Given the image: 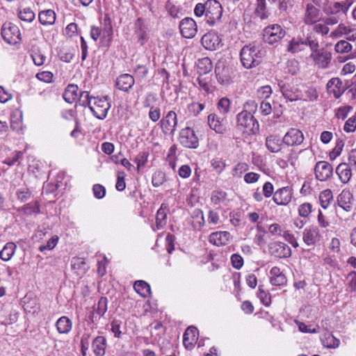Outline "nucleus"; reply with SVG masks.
Listing matches in <instances>:
<instances>
[{"instance_id": "nucleus-1", "label": "nucleus", "mask_w": 356, "mask_h": 356, "mask_svg": "<svg viewBox=\"0 0 356 356\" xmlns=\"http://www.w3.org/2000/svg\"><path fill=\"white\" fill-rule=\"evenodd\" d=\"M80 104L82 106H88L93 115L99 120H104L111 107L108 97L90 96L87 91H83L80 94Z\"/></svg>"}, {"instance_id": "nucleus-2", "label": "nucleus", "mask_w": 356, "mask_h": 356, "mask_svg": "<svg viewBox=\"0 0 356 356\" xmlns=\"http://www.w3.org/2000/svg\"><path fill=\"white\" fill-rule=\"evenodd\" d=\"M265 54L266 51L261 44L252 43L245 45L240 52L241 63L247 69L254 67L261 63Z\"/></svg>"}, {"instance_id": "nucleus-3", "label": "nucleus", "mask_w": 356, "mask_h": 356, "mask_svg": "<svg viewBox=\"0 0 356 356\" xmlns=\"http://www.w3.org/2000/svg\"><path fill=\"white\" fill-rule=\"evenodd\" d=\"M236 126L248 135L255 134L259 129L257 120L247 111H243L236 115Z\"/></svg>"}, {"instance_id": "nucleus-4", "label": "nucleus", "mask_w": 356, "mask_h": 356, "mask_svg": "<svg viewBox=\"0 0 356 356\" xmlns=\"http://www.w3.org/2000/svg\"><path fill=\"white\" fill-rule=\"evenodd\" d=\"M222 15L221 4L216 0H208L206 1V19L211 25L218 22Z\"/></svg>"}, {"instance_id": "nucleus-5", "label": "nucleus", "mask_w": 356, "mask_h": 356, "mask_svg": "<svg viewBox=\"0 0 356 356\" xmlns=\"http://www.w3.org/2000/svg\"><path fill=\"white\" fill-rule=\"evenodd\" d=\"M1 35L3 40L10 44H15L21 41L19 28L11 23L3 24L1 29Z\"/></svg>"}, {"instance_id": "nucleus-6", "label": "nucleus", "mask_w": 356, "mask_h": 356, "mask_svg": "<svg viewBox=\"0 0 356 356\" xmlns=\"http://www.w3.org/2000/svg\"><path fill=\"white\" fill-rule=\"evenodd\" d=\"M179 141L186 148L195 149L199 145V140L193 129L191 127L182 129L179 132Z\"/></svg>"}, {"instance_id": "nucleus-7", "label": "nucleus", "mask_w": 356, "mask_h": 356, "mask_svg": "<svg viewBox=\"0 0 356 356\" xmlns=\"http://www.w3.org/2000/svg\"><path fill=\"white\" fill-rule=\"evenodd\" d=\"M284 35L285 31L278 24L268 26L264 29V39L270 44L279 42Z\"/></svg>"}, {"instance_id": "nucleus-8", "label": "nucleus", "mask_w": 356, "mask_h": 356, "mask_svg": "<svg viewBox=\"0 0 356 356\" xmlns=\"http://www.w3.org/2000/svg\"><path fill=\"white\" fill-rule=\"evenodd\" d=\"M179 29L184 38H193L197 33V26L193 18L185 17L179 23Z\"/></svg>"}, {"instance_id": "nucleus-9", "label": "nucleus", "mask_w": 356, "mask_h": 356, "mask_svg": "<svg viewBox=\"0 0 356 356\" xmlns=\"http://www.w3.org/2000/svg\"><path fill=\"white\" fill-rule=\"evenodd\" d=\"M292 197V188L290 186H284L275 191L273 200L277 205L286 206L291 202Z\"/></svg>"}, {"instance_id": "nucleus-10", "label": "nucleus", "mask_w": 356, "mask_h": 356, "mask_svg": "<svg viewBox=\"0 0 356 356\" xmlns=\"http://www.w3.org/2000/svg\"><path fill=\"white\" fill-rule=\"evenodd\" d=\"M302 132L296 128H291L284 136L282 142L289 147L298 146L304 141Z\"/></svg>"}, {"instance_id": "nucleus-11", "label": "nucleus", "mask_w": 356, "mask_h": 356, "mask_svg": "<svg viewBox=\"0 0 356 356\" xmlns=\"http://www.w3.org/2000/svg\"><path fill=\"white\" fill-rule=\"evenodd\" d=\"M164 134H174L177 125V116L175 111H169L160 122Z\"/></svg>"}, {"instance_id": "nucleus-12", "label": "nucleus", "mask_w": 356, "mask_h": 356, "mask_svg": "<svg viewBox=\"0 0 356 356\" xmlns=\"http://www.w3.org/2000/svg\"><path fill=\"white\" fill-rule=\"evenodd\" d=\"M314 172L318 180L325 181L332 177L333 168L328 162L321 161L316 163Z\"/></svg>"}, {"instance_id": "nucleus-13", "label": "nucleus", "mask_w": 356, "mask_h": 356, "mask_svg": "<svg viewBox=\"0 0 356 356\" xmlns=\"http://www.w3.org/2000/svg\"><path fill=\"white\" fill-rule=\"evenodd\" d=\"M310 58L313 59L314 63L321 68H326L332 59V54L330 51L323 49L320 51L312 52Z\"/></svg>"}, {"instance_id": "nucleus-14", "label": "nucleus", "mask_w": 356, "mask_h": 356, "mask_svg": "<svg viewBox=\"0 0 356 356\" xmlns=\"http://www.w3.org/2000/svg\"><path fill=\"white\" fill-rule=\"evenodd\" d=\"M270 253L277 258H286L291 256V248L282 242H274L269 245Z\"/></svg>"}, {"instance_id": "nucleus-15", "label": "nucleus", "mask_w": 356, "mask_h": 356, "mask_svg": "<svg viewBox=\"0 0 356 356\" xmlns=\"http://www.w3.org/2000/svg\"><path fill=\"white\" fill-rule=\"evenodd\" d=\"M219 36L214 32L205 33L201 39L202 46L208 50H216L220 45Z\"/></svg>"}, {"instance_id": "nucleus-16", "label": "nucleus", "mask_w": 356, "mask_h": 356, "mask_svg": "<svg viewBox=\"0 0 356 356\" xmlns=\"http://www.w3.org/2000/svg\"><path fill=\"white\" fill-rule=\"evenodd\" d=\"M208 124L210 128L216 133L224 134L227 130L225 118H221L216 113H211L208 115Z\"/></svg>"}, {"instance_id": "nucleus-17", "label": "nucleus", "mask_w": 356, "mask_h": 356, "mask_svg": "<svg viewBox=\"0 0 356 356\" xmlns=\"http://www.w3.org/2000/svg\"><path fill=\"white\" fill-rule=\"evenodd\" d=\"M338 204L345 211H349L352 209L354 204L353 194L350 191L343 190L338 196Z\"/></svg>"}, {"instance_id": "nucleus-18", "label": "nucleus", "mask_w": 356, "mask_h": 356, "mask_svg": "<svg viewBox=\"0 0 356 356\" xmlns=\"http://www.w3.org/2000/svg\"><path fill=\"white\" fill-rule=\"evenodd\" d=\"M327 92L338 99L344 92L342 81L339 78H332L327 83Z\"/></svg>"}, {"instance_id": "nucleus-19", "label": "nucleus", "mask_w": 356, "mask_h": 356, "mask_svg": "<svg viewBox=\"0 0 356 356\" xmlns=\"http://www.w3.org/2000/svg\"><path fill=\"white\" fill-rule=\"evenodd\" d=\"M197 329L194 326H190L186 330L183 337V343L186 348L191 349L193 347L197 339Z\"/></svg>"}, {"instance_id": "nucleus-20", "label": "nucleus", "mask_w": 356, "mask_h": 356, "mask_svg": "<svg viewBox=\"0 0 356 356\" xmlns=\"http://www.w3.org/2000/svg\"><path fill=\"white\" fill-rule=\"evenodd\" d=\"M230 238V234L228 232H216L209 235V241L211 243L222 246L226 245Z\"/></svg>"}, {"instance_id": "nucleus-21", "label": "nucleus", "mask_w": 356, "mask_h": 356, "mask_svg": "<svg viewBox=\"0 0 356 356\" xmlns=\"http://www.w3.org/2000/svg\"><path fill=\"white\" fill-rule=\"evenodd\" d=\"M319 231L317 227H310L306 228L303 232V241L308 245H314L319 239Z\"/></svg>"}, {"instance_id": "nucleus-22", "label": "nucleus", "mask_w": 356, "mask_h": 356, "mask_svg": "<svg viewBox=\"0 0 356 356\" xmlns=\"http://www.w3.org/2000/svg\"><path fill=\"white\" fill-rule=\"evenodd\" d=\"M134 82V78L131 75L124 74L117 79L116 86L118 89L127 92L133 87Z\"/></svg>"}, {"instance_id": "nucleus-23", "label": "nucleus", "mask_w": 356, "mask_h": 356, "mask_svg": "<svg viewBox=\"0 0 356 356\" xmlns=\"http://www.w3.org/2000/svg\"><path fill=\"white\" fill-rule=\"evenodd\" d=\"M318 14L319 10L313 4L308 3L305 13L304 22L309 25L315 24Z\"/></svg>"}, {"instance_id": "nucleus-24", "label": "nucleus", "mask_w": 356, "mask_h": 356, "mask_svg": "<svg viewBox=\"0 0 356 356\" xmlns=\"http://www.w3.org/2000/svg\"><path fill=\"white\" fill-rule=\"evenodd\" d=\"M336 172L339 179L344 184L348 183L352 177L350 165L346 163L339 164L336 168Z\"/></svg>"}, {"instance_id": "nucleus-25", "label": "nucleus", "mask_w": 356, "mask_h": 356, "mask_svg": "<svg viewBox=\"0 0 356 356\" xmlns=\"http://www.w3.org/2000/svg\"><path fill=\"white\" fill-rule=\"evenodd\" d=\"M270 282L273 285L282 286L286 283L285 275L280 271L278 267H273L270 271Z\"/></svg>"}, {"instance_id": "nucleus-26", "label": "nucleus", "mask_w": 356, "mask_h": 356, "mask_svg": "<svg viewBox=\"0 0 356 356\" xmlns=\"http://www.w3.org/2000/svg\"><path fill=\"white\" fill-rule=\"evenodd\" d=\"M92 349L96 356H104L106 353V339L103 336H98L92 341Z\"/></svg>"}, {"instance_id": "nucleus-27", "label": "nucleus", "mask_w": 356, "mask_h": 356, "mask_svg": "<svg viewBox=\"0 0 356 356\" xmlns=\"http://www.w3.org/2000/svg\"><path fill=\"white\" fill-rule=\"evenodd\" d=\"M38 18L42 25H52L56 21V13L51 9L42 10L39 13Z\"/></svg>"}, {"instance_id": "nucleus-28", "label": "nucleus", "mask_w": 356, "mask_h": 356, "mask_svg": "<svg viewBox=\"0 0 356 356\" xmlns=\"http://www.w3.org/2000/svg\"><path fill=\"white\" fill-rule=\"evenodd\" d=\"M56 326L59 333L67 334L72 329V323L68 317L64 316L58 318Z\"/></svg>"}, {"instance_id": "nucleus-29", "label": "nucleus", "mask_w": 356, "mask_h": 356, "mask_svg": "<svg viewBox=\"0 0 356 356\" xmlns=\"http://www.w3.org/2000/svg\"><path fill=\"white\" fill-rule=\"evenodd\" d=\"M136 26V34L138 38V42L140 45H144L149 39L147 29L142 24L140 19H138Z\"/></svg>"}, {"instance_id": "nucleus-30", "label": "nucleus", "mask_w": 356, "mask_h": 356, "mask_svg": "<svg viewBox=\"0 0 356 356\" xmlns=\"http://www.w3.org/2000/svg\"><path fill=\"white\" fill-rule=\"evenodd\" d=\"M78 97V86L74 84H70L66 88L63 98L67 103L72 104Z\"/></svg>"}, {"instance_id": "nucleus-31", "label": "nucleus", "mask_w": 356, "mask_h": 356, "mask_svg": "<svg viewBox=\"0 0 356 356\" xmlns=\"http://www.w3.org/2000/svg\"><path fill=\"white\" fill-rule=\"evenodd\" d=\"M226 197L227 194L225 192L222 191H213L211 197V203L218 209L221 205L225 204Z\"/></svg>"}, {"instance_id": "nucleus-32", "label": "nucleus", "mask_w": 356, "mask_h": 356, "mask_svg": "<svg viewBox=\"0 0 356 356\" xmlns=\"http://www.w3.org/2000/svg\"><path fill=\"white\" fill-rule=\"evenodd\" d=\"M166 209L167 207L163 204H161L160 209L157 211L156 216V227L157 229L163 228L166 224Z\"/></svg>"}, {"instance_id": "nucleus-33", "label": "nucleus", "mask_w": 356, "mask_h": 356, "mask_svg": "<svg viewBox=\"0 0 356 356\" xmlns=\"http://www.w3.org/2000/svg\"><path fill=\"white\" fill-rule=\"evenodd\" d=\"M135 291L142 297L146 298L150 295V286L143 280H138L134 285Z\"/></svg>"}, {"instance_id": "nucleus-34", "label": "nucleus", "mask_w": 356, "mask_h": 356, "mask_svg": "<svg viewBox=\"0 0 356 356\" xmlns=\"http://www.w3.org/2000/svg\"><path fill=\"white\" fill-rule=\"evenodd\" d=\"M16 245L14 243H8L0 251V258L3 261H9L15 253Z\"/></svg>"}, {"instance_id": "nucleus-35", "label": "nucleus", "mask_w": 356, "mask_h": 356, "mask_svg": "<svg viewBox=\"0 0 356 356\" xmlns=\"http://www.w3.org/2000/svg\"><path fill=\"white\" fill-rule=\"evenodd\" d=\"M321 341L325 347L329 348H336L340 344L339 339L330 333L325 334L322 338Z\"/></svg>"}, {"instance_id": "nucleus-36", "label": "nucleus", "mask_w": 356, "mask_h": 356, "mask_svg": "<svg viewBox=\"0 0 356 356\" xmlns=\"http://www.w3.org/2000/svg\"><path fill=\"white\" fill-rule=\"evenodd\" d=\"M266 145L268 149L272 152H279L280 148V140L277 136H270L266 138Z\"/></svg>"}, {"instance_id": "nucleus-37", "label": "nucleus", "mask_w": 356, "mask_h": 356, "mask_svg": "<svg viewBox=\"0 0 356 356\" xmlns=\"http://www.w3.org/2000/svg\"><path fill=\"white\" fill-rule=\"evenodd\" d=\"M191 217L193 219V224L195 228H201L204 225V215L201 209H194L191 214Z\"/></svg>"}, {"instance_id": "nucleus-38", "label": "nucleus", "mask_w": 356, "mask_h": 356, "mask_svg": "<svg viewBox=\"0 0 356 356\" xmlns=\"http://www.w3.org/2000/svg\"><path fill=\"white\" fill-rule=\"evenodd\" d=\"M197 67L200 74H206L210 72L212 68L211 61L209 58H203L198 60Z\"/></svg>"}, {"instance_id": "nucleus-39", "label": "nucleus", "mask_w": 356, "mask_h": 356, "mask_svg": "<svg viewBox=\"0 0 356 356\" xmlns=\"http://www.w3.org/2000/svg\"><path fill=\"white\" fill-rule=\"evenodd\" d=\"M333 199L332 192L330 189L322 191L319 195V201L321 207L326 209Z\"/></svg>"}, {"instance_id": "nucleus-40", "label": "nucleus", "mask_w": 356, "mask_h": 356, "mask_svg": "<svg viewBox=\"0 0 356 356\" xmlns=\"http://www.w3.org/2000/svg\"><path fill=\"white\" fill-rule=\"evenodd\" d=\"M283 96L291 102L296 101L300 99V97L296 91H293L288 85H283L280 87Z\"/></svg>"}, {"instance_id": "nucleus-41", "label": "nucleus", "mask_w": 356, "mask_h": 356, "mask_svg": "<svg viewBox=\"0 0 356 356\" xmlns=\"http://www.w3.org/2000/svg\"><path fill=\"white\" fill-rule=\"evenodd\" d=\"M305 42L301 39H293L288 45V51L294 54L299 52L303 49Z\"/></svg>"}, {"instance_id": "nucleus-42", "label": "nucleus", "mask_w": 356, "mask_h": 356, "mask_svg": "<svg viewBox=\"0 0 356 356\" xmlns=\"http://www.w3.org/2000/svg\"><path fill=\"white\" fill-rule=\"evenodd\" d=\"M22 114L19 113L18 115L14 114L11 116L10 120V127L11 129L17 132L20 131L22 129Z\"/></svg>"}, {"instance_id": "nucleus-43", "label": "nucleus", "mask_w": 356, "mask_h": 356, "mask_svg": "<svg viewBox=\"0 0 356 356\" xmlns=\"http://www.w3.org/2000/svg\"><path fill=\"white\" fill-rule=\"evenodd\" d=\"M19 17L22 21L31 22L35 19L34 12L29 8H25L19 12Z\"/></svg>"}, {"instance_id": "nucleus-44", "label": "nucleus", "mask_w": 356, "mask_h": 356, "mask_svg": "<svg viewBox=\"0 0 356 356\" xmlns=\"http://www.w3.org/2000/svg\"><path fill=\"white\" fill-rule=\"evenodd\" d=\"M24 308L28 313H36L40 309L39 303L35 299H29L24 302Z\"/></svg>"}, {"instance_id": "nucleus-45", "label": "nucleus", "mask_w": 356, "mask_h": 356, "mask_svg": "<svg viewBox=\"0 0 356 356\" xmlns=\"http://www.w3.org/2000/svg\"><path fill=\"white\" fill-rule=\"evenodd\" d=\"M334 49L337 53H348L352 49V45L346 40H341L335 44Z\"/></svg>"}, {"instance_id": "nucleus-46", "label": "nucleus", "mask_w": 356, "mask_h": 356, "mask_svg": "<svg viewBox=\"0 0 356 356\" xmlns=\"http://www.w3.org/2000/svg\"><path fill=\"white\" fill-rule=\"evenodd\" d=\"M258 298L261 300V302L265 305V306H269L271 303V296L270 294L265 291L262 287V286H259V291H258Z\"/></svg>"}, {"instance_id": "nucleus-47", "label": "nucleus", "mask_w": 356, "mask_h": 356, "mask_svg": "<svg viewBox=\"0 0 356 356\" xmlns=\"http://www.w3.org/2000/svg\"><path fill=\"white\" fill-rule=\"evenodd\" d=\"M269 2H271L272 0H267ZM266 0H257V8L256 13L261 18L264 19L267 17L266 13Z\"/></svg>"}, {"instance_id": "nucleus-48", "label": "nucleus", "mask_w": 356, "mask_h": 356, "mask_svg": "<svg viewBox=\"0 0 356 356\" xmlns=\"http://www.w3.org/2000/svg\"><path fill=\"white\" fill-rule=\"evenodd\" d=\"M24 212L27 215L38 213L40 212L39 204L37 202L25 204L22 208Z\"/></svg>"}, {"instance_id": "nucleus-49", "label": "nucleus", "mask_w": 356, "mask_h": 356, "mask_svg": "<svg viewBox=\"0 0 356 356\" xmlns=\"http://www.w3.org/2000/svg\"><path fill=\"white\" fill-rule=\"evenodd\" d=\"M217 106L222 114H227L229 111L230 101L227 97H222L219 100Z\"/></svg>"}, {"instance_id": "nucleus-50", "label": "nucleus", "mask_w": 356, "mask_h": 356, "mask_svg": "<svg viewBox=\"0 0 356 356\" xmlns=\"http://www.w3.org/2000/svg\"><path fill=\"white\" fill-rule=\"evenodd\" d=\"M343 146L344 143L342 140H338L337 141L335 147L330 153V158L331 160L335 159L337 156H339L341 154Z\"/></svg>"}, {"instance_id": "nucleus-51", "label": "nucleus", "mask_w": 356, "mask_h": 356, "mask_svg": "<svg viewBox=\"0 0 356 356\" xmlns=\"http://www.w3.org/2000/svg\"><path fill=\"white\" fill-rule=\"evenodd\" d=\"M107 298L105 297H101L98 301L97 307L96 309V312L99 316H103L106 312L107 311Z\"/></svg>"}, {"instance_id": "nucleus-52", "label": "nucleus", "mask_w": 356, "mask_h": 356, "mask_svg": "<svg viewBox=\"0 0 356 356\" xmlns=\"http://www.w3.org/2000/svg\"><path fill=\"white\" fill-rule=\"evenodd\" d=\"M148 155V152H142L136 156L135 161L137 163L138 170H139L141 167L144 166L146 164V163L147 162Z\"/></svg>"}, {"instance_id": "nucleus-53", "label": "nucleus", "mask_w": 356, "mask_h": 356, "mask_svg": "<svg viewBox=\"0 0 356 356\" xmlns=\"http://www.w3.org/2000/svg\"><path fill=\"white\" fill-rule=\"evenodd\" d=\"M58 241V236H54L47 241L46 245H40L39 248V250L40 252H43L46 250H51L56 247Z\"/></svg>"}, {"instance_id": "nucleus-54", "label": "nucleus", "mask_w": 356, "mask_h": 356, "mask_svg": "<svg viewBox=\"0 0 356 356\" xmlns=\"http://www.w3.org/2000/svg\"><path fill=\"white\" fill-rule=\"evenodd\" d=\"M312 212V204L309 203H303L298 207V213L301 217L307 218Z\"/></svg>"}, {"instance_id": "nucleus-55", "label": "nucleus", "mask_w": 356, "mask_h": 356, "mask_svg": "<svg viewBox=\"0 0 356 356\" xmlns=\"http://www.w3.org/2000/svg\"><path fill=\"white\" fill-rule=\"evenodd\" d=\"M204 108V104L199 102H193L188 106V111L193 115H197Z\"/></svg>"}, {"instance_id": "nucleus-56", "label": "nucleus", "mask_w": 356, "mask_h": 356, "mask_svg": "<svg viewBox=\"0 0 356 356\" xmlns=\"http://www.w3.org/2000/svg\"><path fill=\"white\" fill-rule=\"evenodd\" d=\"M348 286L350 289V291L355 292L356 291V272L351 271L348 274Z\"/></svg>"}, {"instance_id": "nucleus-57", "label": "nucleus", "mask_w": 356, "mask_h": 356, "mask_svg": "<svg viewBox=\"0 0 356 356\" xmlns=\"http://www.w3.org/2000/svg\"><path fill=\"white\" fill-rule=\"evenodd\" d=\"M248 170V165L245 163H238L233 170V175L240 177L242 174Z\"/></svg>"}, {"instance_id": "nucleus-58", "label": "nucleus", "mask_w": 356, "mask_h": 356, "mask_svg": "<svg viewBox=\"0 0 356 356\" xmlns=\"http://www.w3.org/2000/svg\"><path fill=\"white\" fill-rule=\"evenodd\" d=\"M31 57L33 58V60L35 63V65L38 66L42 65L44 63V61L46 60V56L42 54L40 51H34Z\"/></svg>"}, {"instance_id": "nucleus-59", "label": "nucleus", "mask_w": 356, "mask_h": 356, "mask_svg": "<svg viewBox=\"0 0 356 356\" xmlns=\"http://www.w3.org/2000/svg\"><path fill=\"white\" fill-rule=\"evenodd\" d=\"M94 195L97 199L103 198L106 195V189L101 184H95L92 187Z\"/></svg>"}, {"instance_id": "nucleus-60", "label": "nucleus", "mask_w": 356, "mask_h": 356, "mask_svg": "<svg viewBox=\"0 0 356 356\" xmlns=\"http://www.w3.org/2000/svg\"><path fill=\"white\" fill-rule=\"evenodd\" d=\"M232 266L236 269H240L243 265V259L238 254H234L231 257Z\"/></svg>"}, {"instance_id": "nucleus-61", "label": "nucleus", "mask_w": 356, "mask_h": 356, "mask_svg": "<svg viewBox=\"0 0 356 356\" xmlns=\"http://www.w3.org/2000/svg\"><path fill=\"white\" fill-rule=\"evenodd\" d=\"M36 77L42 81L51 83L53 79V74L50 72L44 71L36 74Z\"/></svg>"}, {"instance_id": "nucleus-62", "label": "nucleus", "mask_w": 356, "mask_h": 356, "mask_svg": "<svg viewBox=\"0 0 356 356\" xmlns=\"http://www.w3.org/2000/svg\"><path fill=\"white\" fill-rule=\"evenodd\" d=\"M343 129L346 132H353L356 129V118H350L345 123Z\"/></svg>"}, {"instance_id": "nucleus-63", "label": "nucleus", "mask_w": 356, "mask_h": 356, "mask_svg": "<svg viewBox=\"0 0 356 356\" xmlns=\"http://www.w3.org/2000/svg\"><path fill=\"white\" fill-rule=\"evenodd\" d=\"M121 322L118 320H113L111 323V331L115 337L120 338L122 334L120 330Z\"/></svg>"}, {"instance_id": "nucleus-64", "label": "nucleus", "mask_w": 356, "mask_h": 356, "mask_svg": "<svg viewBox=\"0 0 356 356\" xmlns=\"http://www.w3.org/2000/svg\"><path fill=\"white\" fill-rule=\"evenodd\" d=\"M353 109L352 106H346L337 109L336 116L339 119H345L348 113Z\"/></svg>"}]
</instances>
